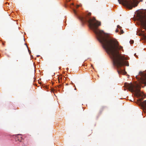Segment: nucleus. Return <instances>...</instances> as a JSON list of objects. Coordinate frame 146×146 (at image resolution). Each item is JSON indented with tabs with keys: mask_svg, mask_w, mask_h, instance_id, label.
Masks as SVG:
<instances>
[{
	"mask_svg": "<svg viewBox=\"0 0 146 146\" xmlns=\"http://www.w3.org/2000/svg\"><path fill=\"white\" fill-rule=\"evenodd\" d=\"M72 5H73V3H72Z\"/></svg>",
	"mask_w": 146,
	"mask_h": 146,
	"instance_id": "obj_18",
	"label": "nucleus"
},
{
	"mask_svg": "<svg viewBox=\"0 0 146 146\" xmlns=\"http://www.w3.org/2000/svg\"><path fill=\"white\" fill-rule=\"evenodd\" d=\"M91 15V13H86V15L79 16L78 18L82 22L88 23L90 27L96 35L97 39L113 60L114 65L117 68L124 65L129 66L128 62L126 61L128 59L120 54L119 51L122 49L123 51V47L119 45L116 40L111 38L103 31L98 29V27L101 25V23L96 21L94 17L92 19L90 18L89 16Z\"/></svg>",
	"mask_w": 146,
	"mask_h": 146,
	"instance_id": "obj_1",
	"label": "nucleus"
},
{
	"mask_svg": "<svg viewBox=\"0 0 146 146\" xmlns=\"http://www.w3.org/2000/svg\"><path fill=\"white\" fill-rule=\"evenodd\" d=\"M70 0H66L67 2H69L70 1Z\"/></svg>",
	"mask_w": 146,
	"mask_h": 146,
	"instance_id": "obj_16",
	"label": "nucleus"
},
{
	"mask_svg": "<svg viewBox=\"0 0 146 146\" xmlns=\"http://www.w3.org/2000/svg\"><path fill=\"white\" fill-rule=\"evenodd\" d=\"M115 31L116 32H118L119 31V30L118 29H116Z\"/></svg>",
	"mask_w": 146,
	"mask_h": 146,
	"instance_id": "obj_15",
	"label": "nucleus"
},
{
	"mask_svg": "<svg viewBox=\"0 0 146 146\" xmlns=\"http://www.w3.org/2000/svg\"><path fill=\"white\" fill-rule=\"evenodd\" d=\"M81 5H77L76 6V8H78L79 7L81 6Z\"/></svg>",
	"mask_w": 146,
	"mask_h": 146,
	"instance_id": "obj_11",
	"label": "nucleus"
},
{
	"mask_svg": "<svg viewBox=\"0 0 146 146\" xmlns=\"http://www.w3.org/2000/svg\"><path fill=\"white\" fill-rule=\"evenodd\" d=\"M121 34H123V33L124 32L123 30L121 29Z\"/></svg>",
	"mask_w": 146,
	"mask_h": 146,
	"instance_id": "obj_10",
	"label": "nucleus"
},
{
	"mask_svg": "<svg viewBox=\"0 0 146 146\" xmlns=\"http://www.w3.org/2000/svg\"><path fill=\"white\" fill-rule=\"evenodd\" d=\"M62 86V84H60L59 85L57 86V87L58 88H60L61 87V86Z\"/></svg>",
	"mask_w": 146,
	"mask_h": 146,
	"instance_id": "obj_14",
	"label": "nucleus"
},
{
	"mask_svg": "<svg viewBox=\"0 0 146 146\" xmlns=\"http://www.w3.org/2000/svg\"><path fill=\"white\" fill-rule=\"evenodd\" d=\"M139 18L142 26L146 30V17L141 15Z\"/></svg>",
	"mask_w": 146,
	"mask_h": 146,
	"instance_id": "obj_4",
	"label": "nucleus"
},
{
	"mask_svg": "<svg viewBox=\"0 0 146 146\" xmlns=\"http://www.w3.org/2000/svg\"><path fill=\"white\" fill-rule=\"evenodd\" d=\"M139 74L141 76V82L146 85V73L140 72Z\"/></svg>",
	"mask_w": 146,
	"mask_h": 146,
	"instance_id": "obj_5",
	"label": "nucleus"
},
{
	"mask_svg": "<svg viewBox=\"0 0 146 146\" xmlns=\"http://www.w3.org/2000/svg\"><path fill=\"white\" fill-rule=\"evenodd\" d=\"M118 1L120 4H122L129 9L137 6L139 2L137 0H118Z\"/></svg>",
	"mask_w": 146,
	"mask_h": 146,
	"instance_id": "obj_3",
	"label": "nucleus"
},
{
	"mask_svg": "<svg viewBox=\"0 0 146 146\" xmlns=\"http://www.w3.org/2000/svg\"><path fill=\"white\" fill-rule=\"evenodd\" d=\"M76 88L75 89V90H76Z\"/></svg>",
	"mask_w": 146,
	"mask_h": 146,
	"instance_id": "obj_17",
	"label": "nucleus"
},
{
	"mask_svg": "<svg viewBox=\"0 0 146 146\" xmlns=\"http://www.w3.org/2000/svg\"><path fill=\"white\" fill-rule=\"evenodd\" d=\"M134 41L133 40H132L131 41L130 43L131 44H133V43Z\"/></svg>",
	"mask_w": 146,
	"mask_h": 146,
	"instance_id": "obj_13",
	"label": "nucleus"
},
{
	"mask_svg": "<svg viewBox=\"0 0 146 146\" xmlns=\"http://www.w3.org/2000/svg\"><path fill=\"white\" fill-rule=\"evenodd\" d=\"M105 108V107H102L100 108V113H101L104 110V109Z\"/></svg>",
	"mask_w": 146,
	"mask_h": 146,
	"instance_id": "obj_8",
	"label": "nucleus"
},
{
	"mask_svg": "<svg viewBox=\"0 0 146 146\" xmlns=\"http://www.w3.org/2000/svg\"><path fill=\"white\" fill-rule=\"evenodd\" d=\"M117 72L119 74L122 73L123 72V70L120 69L119 70H117Z\"/></svg>",
	"mask_w": 146,
	"mask_h": 146,
	"instance_id": "obj_7",
	"label": "nucleus"
},
{
	"mask_svg": "<svg viewBox=\"0 0 146 146\" xmlns=\"http://www.w3.org/2000/svg\"><path fill=\"white\" fill-rule=\"evenodd\" d=\"M22 139V137L21 135L19 134L17 135L16 138V139L17 140L19 141H21Z\"/></svg>",
	"mask_w": 146,
	"mask_h": 146,
	"instance_id": "obj_6",
	"label": "nucleus"
},
{
	"mask_svg": "<svg viewBox=\"0 0 146 146\" xmlns=\"http://www.w3.org/2000/svg\"><path fill=\"white\" fill-rule=\"evenodd\" d=\"M117 28L119 29H121V27H120L119 25L117 26Z\"/></svg>",
	"mask_w": 146,
	"mask_h": 146,
	"instance_id": "obj_9",
	"label": "nucleus"
},
{
	"mask_svg": "<svg viewBox=\"0 0 146 146\" xmlns=\"http://www.w3.org/2000/svg\"><path fill=\"white\" fill-rule=\"evenodd\" d=\"M73 11H74V13H75V14H76V11L75 10L73 9Z\"/></svg>",
	"mask_w": 146,
	"mask_h": 146,
	"instance_id": "obj_12",
	"label": "nucleus"
},
{
	"mask_svg": "<svg viewBox=\"0 0 146 146\" xmlns=\"http://www.w3.org/2000/svg\"><path fill=\"white\" fill-rule=\"evenodd\" d=\"M129 91L134 92L138 97L142 96L143 93L140 91L141 87L138 84L134 85L131 83H125L124 85Z\"/></svg>",
	"mask_w": 146,
	"mask_h": 146,
	"instance_id": "obj_2",
	"label": "nucleus"
}]
</instances>
